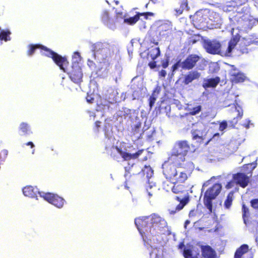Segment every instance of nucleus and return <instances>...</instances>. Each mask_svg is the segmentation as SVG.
Returning a JSON list of instances; mask_svg holds the SVG:
<instances>
[{"label": "nucleus", "mask_w": 258, "mask_h": 258, "mask_svg": "<svg viewBox=\"0 0 258 258\" xmlns=\"http://www.w3.org/2000/svg\"><path fill=\"white\" fill-rule=\"evenodd\" d=\"M116 50L115 45L106 42H98L92 45L94 57L100 63L108 62Z\"/></svg>", "instance_id": "nucleus-3"}, {"label": "nucleus", "mask_w": 258, "mask_h": 258, "mask_svg": "<svg viewBox=\"0 0 258 258\" xmlns=\"http://www.w3.org/2000/svg\"><path fill=\"white\" fill-rule=\"evenodd\" d=\"M143 172L148 180H150L153 174V171L150 166H145L144 169H143Z\"/></svg>", "instance_id": "nucleus-34"}, {"label": "nucleus", "mask_w": 258, "mask_h": 258, "mask_svg": "<svg viewBox=\"0 0 258 258\" xmlns=\"http://www.w3.org/2000/svg\"><path fill=\"white\" fill-rule=\"evenodd\" d=\"M37 48H40L41 49V53L42 55L51 58L59 67L64 70V66L68 63L67 59L44 46L40 44L29 45L28 46L27 55L29 56H31L34 53L35 50Z\"/></svg>", "instance_id": "nucleus-4"}, {"label": "nucleus", "mask_w": 258, "mask_h": 258, "mask_svg": "<svg viewBox=\"0 0 258 258\" xmlns=\"http://www.w3.org/2000/svg\"><path fill=\"white\" fill-rule=\"evenodd\" d=\"M27 146H30L31 148H33L34 147V144L32 142H29L27 144H26Z\"/></svg>", "instance_id": "nucleus-51"}, {"label": "nucleus", "mask_w": 258, "mask_h": 258, "mask_svg": "<svg viewBox=\"0 0 258 258\" xmlns=\"http://www.w3.org/2000/svg\"><path fill=\"white\" fill-rule=\"evenodd\" d=\"M212 139H208V140L207 141V142L206 143V144L207 145V144L209 143V142H210V141H211Z\"/></svg>", "instance_id": "nucleus-60"}, {"label": "nucleus", "mask_w": 258, "mask_h": 258, "mask_svg": "<svg viewBox=\"0 0 258 258\" xmlns=\"http://www.w3.org/2000/svg\"><path fill=\"white\" fill-rule=\"evenodd\" d=\"M172 25L170 22H156L152 27V31L156 32L157 36L160 39L166 38L171 34Z\"/></svg>", "instance_id": "nucleus-8"}, {"label": "nucleus", "mask_w": 258, "mask_h": 258, "mask_svg": "<svg viewBox=\"0 0 258 258\" xmlns=\"http://www.w3.org/2000/svg\"><path fill=\"white\" fill-rule=\"evenodd\" d=\"M227 126H228V124H227V121H226V120L222 121V122H221V123L219 124V130L220 131L225 130V129H226V127H227Z\"/></svg>", "instance_id": "nucleus-41"}, {"label": "nucleus", "mask_w": 258, "mask_h": 258, "mask_svg": "<svg viewBox=\"0 0 258 258\" xmlns=\"http://www.w3.org/2000/svg\"><path fill=\"white\" fill-rule=\"evenodd\" d=\"M230 81L232 84H236V83H240V82H244L246 77L244 73L237 71L236 69H233L229 74Z\"/></svg>", "instance_id": "nucleus-16"}, {"label": "nucleus", "mask_w": 258, "mask_h": 258, "mask_svg": "<svg viewBox=\"0 0 258 258\" xmlns=\"http://www.w3.org/2000/svg\"><path fill=\"white\" fill-rule=\"evenodd\" d=\"M41 198L58 209L62 208L65 203L64 199L56 194L50 192L41 194Z\"/></svg>", "instance_id": "nucleus-9"}, {"label": "nucleus", "mask_w": 258, "mask_h": 258, "mask_svg": "<svg viewBox=\"0 0 258 258\" xmlns=\"http://www.w3.org/2000/svg\"><path fill=\"white\" fill-rule=\"evenodd\" d=\"M122 68L119 64H117L115 66V70L112 72L113 77H114L116 82L117 78L119 77L121 74Z\"/></svg>", "instance_id": "nucleus-33"}, {"label": "nucleus", "mask_w": 258, "mask_h": 258, "mask_svg": "<svg viewBox=\"0 0 258 258\" xmlns=\"http://www.w3.org/2000/svg\"><path fill=\"white\" fill-rule=\"evenodd\" d=\"M201 76V74L197 71H189L187 74L184 75V79L182 82L185 85L189 84L192 81L199 79Z\"/></svg>", "instance_id": "nucleus-18"}, {"label": "nucleus", "mask_w": 258, "mask_h": 258, "mask_svg": "<svg viewBox=\"0 0 258 258\" xmlns=\"http://www.w3.org/2000/svg\"><path fill=\"white\" fill-rule=\"evenodd\" d=\"M89 116L90 117L93 116V117H95L96 116V114L93 112L90 111V112H89Z\"/></svg>", "instance_id": "nucleus-52"}, {"label": "nucleus", "mask_w": 258, "mask_h": 258, "mask_svg": "<svg viewBox=\"0 0 258 258\" xmlns=\"http://www.w3.org/2000/svg\"><path fill=\"white\" fill-rule=\"evenodd\" d=\"M220 79L219 77L214 78V79H208L205 80L203 84L204 88L208 87H215L219 83Z\"/></svg>", "instance_id": "nucleus-21"}, {"label": "nucleus", "mask_w": 258, "mask_h": 258, "mask_svg": "<svg viewBox=\"0 0 258 258\" xmlns=\"http://www.w3.org/2000/svg\"><path fill=\"white\" fill-rule=\"evenodd\" d=\"M149 66L151 69H154L156 67V62H151L149 63Z\"/></svg>", "instance_id": "nucleus-48"}, {"label": "nucleus", "mask_w": 258, "mask_h": 258, "mask_svg": "<svg viewBox=\"0 0 258 258\" xmlns=\"http://www.w3.org/2000/svg\"><path fill=\"white\" fill-rule=\"evenodd\" d=\"M158 92L155 91L149 98V106L150 108L153 106L158 96Z\"/></svg>", "instance_id": "nucleus-37"}, {"label": "nucleus", "mask_w": 258, "mask_h": 258, "mask_svg": "<svg viewBox=\"0 0 258 258\" xmlns=\"http://www.w3.org/2000/svg\"><path fill=\"white\" fill-rule=\"evenodd\" d=\"M135 223L142 236L145 244L159 243L162 245V235L168 232L167 222L157 214H152L147 217L136 218Z\"/></svg>", "instance_id": "nucleus-1"}, {"label": "nucleus", "mask_w": 258, "mask_h": 258, "mask_svg": "<svg viewBox=\"0 0 258 258\" xmlns=\"http://www.w3.org/2000/svg\"><path fill=\"white\" fill-rule=\"evenodd\" d=\"M143 151V150H141L138 151L135 154H131L123 151L121 149L118 148L117 146L114 147L113 146L112 147V152H116L117 153L119 154L125 160H128L131 159L137 158L142 153Z\"/></svg>", "instance_id": "nucleus-15"}, {"label": "nucleus", "mask_w": 258, "mask_h": 258, "mask_svg": "<svg viewBox=\"0 0 258 258\" xmlns=\"http://www.w3.org/2000/svg\"><path fill=\"white\" fill-rule=\"evenodd\" d=\"M250 205L254 209L258 210V198L252 199V200L250 201Z\"/></svg>", "instance_id": "nucleus-40"}, {"label": "nucleus", "mask_w": 258, "mask_h": 258, "mask_svg": "<svg viewBox=\"0 0 258 258\" xmlns=\"http://www.w3.org/2000/svg\"><path fill=\"white\" fill-rule=\"evenodd\" d=\"M183 249L182 254L184 258H201L200 250L197 246L189 245L188 246H185L183 242H180L178 244V248Z\"/></svg>", "instance_id": "nucleus-11"}, {"label": "nucleus", "mask_w": 258, "mask_h": 258, "mask_svg": "<svg viewBox=\"0 0 258 258\" xmlns=\"http://www.w3.org/2000/svg\"><path fill=\"white\" fill-rule=\"evenodd\" d=\"M249 253V246L247 244L241 245L235 251L234 258H245V255ZM251 258V257H249Z\"/></svg>", "instance_id": "nucleus-19"}, {"label": "nucleus", "mask_w": 258, "mask_h": 258, "mask_svg": "<svg viewBox=\"0 0 258 258\" xmlns=\"http://www.w3.org/2000/svg\"><path fill=\"white\" fill-rule=\"evenodd\" d=\"M192 135V139L194 140H200V142H203L204 140L206 138V134H203V132H201L200 130H194L191 132Z\"/></svg>", "instance_id": "nucleus-24"}, {"label": "nucleus", "mask_w": 258, "mask_h": 258, "mask_svg": "<svg viewBox=\"0 0 258 258\" xmlns=\"http://www.w3.org/2000/svg\"><path fill=\"white\" fill-rule=\"evenodd\" d=\"M236 110L238 112V114L236 117H234L233 119L230 121V126L232 127H235L236 124L240 118H242L243 115V110L240 106L236 107Z\"/></svg>", "instance_id": "nucleus-23"}, {"label": "nucleus", "mask_w": 258, "mask_h": 258, "mask_svg": "<svg viewBox=\"0 0 258 258\" xmlns=\"http://www.w3.org/2000/svg\"><path fill=\"white\" fill-rule=\"evenodd\" d=\"M168 66V63L167 62H166V63H163V67L164 68H166Z\"/></svg>", "instance_id": "nucleus-57"}, {"label": "nucleus", "mask_w": 258, "mask_h": 258, "mask_svg": "<svg viewBox=\"0 0 258 258\" xmlns=\"http://www.w3.org/2000/svg\"><path fill=\"white\" fill-rule=\"evenodd\" d=\"M200 59L199 55H196V54H191V55H188L183 61L180 62V60H178V66H180L184 70H190L196 66Z\"/></svg>", "instance_id": "nucleus-12"}, {"label": "nucleus", "mask_w": 258, "mask_h": 258, "mask_svg": "<svg viewBox=\"0 0 258 258\" xmlns=\"http://www.w3.org/2000/svg\"><path fill=\"white\" fill-rule=\"evenodd\" d=\"M139 19V15H136L134 17H130L128 19H124V22L128 23L131 25L134 24L136 23L138 20Z\"/></svg>", "instance_id": "nucleus-36"}, {"label": "nucleus", "mask_w": 258, "mask_h": 258, "mask_svg": "<svg viewBox=\"0 0 258 258\" xmlns=\"http://www.w3.org/2000/svg\"><path fill=\"white\" fill-rule=\"evenodd\" d=\"M159 190V188L156 183L153 181L148 180V183L146 185V190L150 199L153 195L156 194Z\"/></svg>", "instance_id": "nucleus-20"}, {"label": "nucleus", "mask_w": 258, "mask_h": 258, "mask_svg": "<svg viewBox=\"0 0 258 258\" xmlns=\"http://www.w3.org/2000/svg\"><path fill=\"white\" fill-rule=\"evenodd\" d=\"M222 185L216 182L206 191L203 198L204 204L210 211L213 209V200L220 194L222 190Z\"/></svg>", "instance_id": "nucleus-5"}, {"label": "nucleus", "mask_w": 258, "mask_h": 258, "mask_svg": "<svg viewBox=\"0 0 258 258\" xmlns=\"http://www.w3.org/2000/svg\"><path fill=\"white\" fill-rule=\"evenodd\" d=\"M232 179L237 185L243 188L246 187L250 181V176H248L247 174L242 172H238L233 174Z\"/></svg>", "instance_id": "nucleus-14"}, {"label": "nucleus", "mask_w": 258, "mask_h": 258, "mask_svg": "<svg viewBox=\"0 0 258 258\" xmlns=\"http://www.w3.org/2000/svg\"><path fill=\"white\" fill-rule=\"evenodd\" d=\"M81 57L78 52H75L72 56L73 65H79V61H81Z\"/></svg>", "instance_id": "nucleus-35"}, {"label": "nucleus", "mask_w": 258, "mask_h": 258, "mask_svg": "<svg viewBox=\"0 0 258 258\" xmlns=\"http://www.w3.org/2000/svg\"><path fill=\"white\" fill-rule=\"evenodd\" d=\"M173 71L177 68V62L174 63V64L173 66Z\"/></svg>", "instance_id": "nucleus-54"}, {"label": "nucleus", "mask_w": 258, "mask_h": 258, "mask_svg": "<svg viewBox=\"0 0 258 258\" xmlns=\"http://www.w3.org/2000/svg\"><path fill=\"white\" fill-rule=\"evenodd\" d=\"M115 2L116 5H118V3H119V2L118 1H115Z\"/></svg>", "instance_id": "nucleus-61"}, {"label": "nucleus", "mask_w": 258, "mask_h": 258, "mask_svg": "<svg viewBox=\"0 0 258 258\" xmlns=\"http://www.w3.org/2000/svg\"><path fill=\"white\" fill-rule=\"evenodd\" d=\"M189 223H190V222H189V220H185V222H184V226L185 227H186L187 224H189Z\"/></svg>", "instance_id": "nucleus-53"}, {"label": "nucleus", "mask_w": 258, "mask_h": 258, "mask_svg": "<svg viewBox=\"0 0 258 258\" xmlns=\"http://www.w3.org/2000/svg\"><path fill=\"white\" fill-rule=\"evenodd\" d=\"M68 63L69 62L68 61L67 64L64 66V70L61 69L60 67L59 68L64 72H67L69 75L70 78L73 82L75 83H80L82 80L83 76L80 66L79 65L72 66L71 70L69 71L67 68Z\"/></svg>", "instance_id": "nucleus-10"}, {"label": "nucleus", "mask_w": 258, "mask_h": 258, "mask_svg": "<svg viewBox=\"0 0 258 258\" xmlns=\"http://www.w3.org/2000/svg\"><path fill=\"white\" fill-rule=\"evenodd\" d=\"M156 251H158L159 252V250L154 249V251L152 252V253H150L151 255L153 254L154 252L156 253Z\"/></svg>", "instance_id": "nucleus-58"}, {"label": "nucleus", "mask_w": 258, "mask_h": 258, "mask_svg": "<svg viewBox=\"0 0 258 258\" xmlns=\"http://www.w3.org/2000/svg\"><path fill=\"white\" fill-rule=\"evenodd\" d=\"M11 33L9 30H3L0 27V40L5 41H10L11 40L10 36Z\"/></svg>", "instance_id": "nucleus-30"}, {"label": "nucleus", "mask_w": 258, "mask_h": 258, "mask_svg": "<svg viewBox=\"0 0 258 258\" xmlns=\"http://www.w3.org/2000/svg\"><path fill=\"white\" fill-rule=\"evenodd\" d=\"M160 54V51L159 47H152L148 53V57L152 59H155Z\"/></svg>", "instance_id": "nucleus-27"}, {"label": "nucleus", "mask_w": 258, "mask_h": 258, "mask_svg": "<svg viewBox=\"0 0 258 258\" xmlns=\"http://www.w3.org/2000/svg\"><path fill=\"white\" fill-rule=\"evenodd\" d=\"M177 151H174L168 160L162 165L164 171L166 172L170 178L175 177L177 174Z\"/></svg>", "instance_id": "nucleus-7"}, {"label": "nucleus", "mask_w": 258, "mask_h": 258, "mask_svg": "<svg viewBox=\"0 0 258 258\" xmlns=\"http://www.w3.org/2000/svg\"><path fill=\"white\" fill-rule=\"evenodd\" d=\"M175 199L176 200H177V196H175Z\"/></svg>", "instance_id": "nucleus-63"}, {"label": "nucleus", "mask_w": 258, "mask_h": 258, "mask_svg": "<svg viewBox=\"0 0 258 258\" xmlns=\"http://www.w3.org/2000/svg\"><path fill=\"white\" fill-rule=\"evenodd\" d=\"M100 121H97L96 122L95 124H96V126L97 127H98L99 126H100Z\"/></svg>", "instance_id": "nucleus-55"}, {"label": "nucleus", "mask_w": 258, "mask_h": 258, "mask_svg": "<svg viewBox=\"0 0 258 258\" xmlns=\"http://www.w3.org/2000/svg\"><path fill=\"white\" fill-rule=\"evenodd\" d=\"M160 252H161V253H160V252H159L158 253H156V258H163V253H162V252H163L162 250H161Z\"/></svg>", "instance_id": "nucleus-49"}, {"label": "nucleus", "mask_w": 258, "mask_h": 258, "mask_svg": "<svg viewBox=\"0 0 258 258\" xmlns=\"http://www.w3.org/2000/svg\"><path fill=\"white\" fill-rule=\"evenodd\" d=\"M140 15L144 16L145 17V18L147 19L148 16H153L154 14L151 12H146V13L140 14Z\"/></svg>", "instance_id": "nucleus-45"}, {"label": "nucleus", "mask_w": 258, "mask_h": 258, "mask_svg": "<svg viewBox=\"0 0 258 258\" xmlns=\"http://www.w3.org/2000/svg\"><path fill=\"white\" fill-rule=\"evenodd\" d=\"M159 74L160 76L165 77L166 75V72L164 70H162L161 72H160Z\"/></svg>", "instance_id": "nucleus-50"}, {"label": "nucleus", "mask_w": 258, "mask_h": 258, "mask_svg": "<svg viewBox=\"0 0 258 258\" xmlns=\"http://www.w3.org/2000/svg\"><path fill=\"white\" fill-rule=\"evenodd\" d=\"M102 20L103 23L107 26L108 28L112 30H114L115 28L114 24L110 23L109 14L108 12L104 11L102 15Z\"/></svg>", "instance_id": "nucleus-26"}, {"label": "nucleus", "mask_w": 258, "mask_h": 258, "mask_svg": "<svg viewBox=\"0 0 258 258\" xmlns=\"http://www.w3.org/2000/svg\"><path fill=\"white\" fill-rule=\"evenodd\" d=\"M252 164H246L243 166V168H248L249 165H252Z\"/></svg>", "instance_id": "nucleus-56"}, {"label": "nucleus", "mask_w": 258, "mask_h": 258, "mask_svg": "<svg viewBox=\"0 0 258 258\" xmlns=\"http://www.w3.org/2000/svg\"><path fill=\"white\" fill-rule=\"evenodd\" d=\"M234 199V191H231L228 194L226 200L224 201V206L225 209H230L231 207Z\"/></svg>", "instance_id": "nucleus-25"}, {"label": "nucleus", "mask_w": 258, "mask_h": 258, "mask_svg": "<svg viewBox=\"0 0 258 258\" xmlns=\"http://www.w3.org/2000/svg\"><path fill=\"white\" fill-rule=\"evenodd\" d=\"M23 195L29 198L34 199L38 200V197H41V194H45V192L40 191L36 186L27 185L22 188Z\"/></svg>", "instance_id": "nucleus-13"}, {"label": "nucleus", "mask_w": 258, "mask_h": 258, "mask_svg": "<svg viewBox=\"0 0 258 258\" xmlns=\"http://www.w3.org/2000/svg\"><path fill=\"white\" fill-rule=\"evenodd\" d=\"M234 182H235L233 179L232 180L229 181V182H228L225 185V187L227 189H230V188H232L233 186H234Z\"/></svg>", "instance_id": "nucleus-42"}, {"label": "nucleus", "mask_w": 258, "mask_h": 258, "mask_svg": "<svg viewBox=\"0 0 258 258\" xmlns=\"http://www.w3.org/2000/svg\"><path fill=\"white\" fill-rule=\"evenodd\" d=\"M19 130L24 135H27L32 134L30 125L25 122H22L20 124Z\"/></svg>", "instance_id": "nucleus-28"}, {"label": "nucleus", "mask_w": 258, "mask_h": 258, "mask_svg": "<svg viewBox=\"0 0 258 258\" xmlns=\"http://www.w3.org/2000/svg\"><path fill=\"white\" fill-rule=\"evenodd\" d=\"M239 40H240V36L235 35L231 37L229 41L227 47L222 46L217 40H207L204 41L203 46L207 52L212 54L230 56Z\"/></svg>", "instance_id": "nucleus-2"}, {"label": "nucleus", "mask_w": 258, "mask_h": 258, "mask_svg": "<svg viewBox=\"0 0 258 258\" xmlns=\"http://www.w3.org/2000/svg\"><path fill=\"white\" fill-rule=\"evenodd\" d=\"M178 201H179V203L178 204V210H182V209L184 207L185 205H187L189 201V198L188 194H186V195H185V196L180 200L178 198Z\"/></svg>", "instance_id": "nucleus-32"}, {"label": "nucleus", "mask_w": 258, "mask_h": 258, "mask_svg": "<svg viewBox=\"0 0 258 258\" xmlns=\"http://www.w3.org/2000/svg\"><path fill=\"white\" fill-rule=\"evenodd\" d=\"M86 100L88 102L91 103L93 102L94 98L90 96H87L86 97Z\"/></svg>", "instance_id": "nucleus-47"}, {"label": "nucleus", "mask_w": 258, "mask_h": 258, "mask_svg": "<svg viewBox=\"0 0 258 258\" xmlns=\"http://www.w3.org/2000/svg\"><path fill=\"white\" fill-rule=\"evenodd\" d=\"M190 149V146L186 141L178 143V155H185Z\"/></svg>", "instance_id": "nucleus-22"}, {"label": "nucleus", "mask_w": 258, "mask_h": 258, "mask_svg": "<svg viewBox=\"0 0 258 258\" xmlns=\"http://www.w3.org/2000/svg\"><path fill=\"white\" fill-rule=\"evenodd\" d=\"M196 214L197 212L195 211V210H191V211L188 213V215L190 218H191V217L196 216Z\"/></svg>", "instance_id": "nucleus-46"}, {"label": "nucleus", "mask_w": 258, "mask_h": 258, "mask_svg": "<svg viewBox=\"0 0 258 258\" xmlns=\"http://www.w3.org/2000/svg\"><path fill=\"white\" fill-rule=\"evenodd\" d=\"M201 250L204 258H216L217 257L215 250L209 245H202Z\"/></svg>", "instance_id": "nucleus-17"}, {"label": "nucleus", "mask_w": 258, "mask_h": 258, "mask_svg": "<svg viewBox=\"0 0 258 258\" xmlns=\"http://www.w3.org/2000/svg\"><path fill=\"white\" fill-rule=\"evenodd\" d=\"M242 217L244 221V223L245 224L248 223V217L249 216V211L248 207H246L245 205L243 204L242 205Z\"/></svg>", "instance_id": "nucleus-31"}, {"label": "nucleus", "mask_w": 258, "mask_h": 258, "mask_svg": "<svg viewBox=\"0 0 258 258\" xmlns=\"http://www.w3.org/2000/svg\"><path fill=\"white\" fill-rule=\"evenodd\" d=\"M218 135H219V134H218V133H217V134H215L213 136V137H214V136H218Z\"/></svg>", "instance_id": "nucleus-62"}, {"label": "nucleus", "mask_w": 258, "mask_h": 258, "mask_svg": "<svg viewBox=\"0 0 258 258\" xmlns=\"http://www.w3.org/2000/svg\"><path fill=\"white\" fill-rule=\"evenodd\" d=\"M202 109V106L200 105L198 106H195V107L189 108V113L191 115H195L197 113H200V111Z\"/></svg>", "instance_id": "nucleus-38"}, {"label": "nucleus", "mask_w": 258, "mask_h": 258, "mask_svg": "<svg viewBox=\"0 0 258 258\" xmlns=\"http://www.w3.org/2000/svg\"><path fill=\"white\" fill-rule=\"evenodd\" d=\"M179 177L182 181H184L187 178V174L184 172H180Z\"/></svg>", "instance_id": "nucleus-44"}, {"label": "nucleus", "mask_w": 258, "mask_h": 258, "mask_svg": "<svg viewBox=\"0 0 258 258\" xmlns=\"http://www.w3.org/2000/svg\"><path fill=\"white\" fill-rule=\"evenodd\" d=\"M176 181L177 180L176 179H172V181L167 184V187L165 186H164V188L167 191H169L171 189L173 193H177V186H176Z\"/></svg>", "instance_id": "nucleus-29"}, {"label": "nucleus", "mask_w": 258, "mask_h": 258, "mask_svg": "<svg viewBox=\"0 0 258 258\" xmlns=\"http://www.w3.org/2000/svg\"><path fill=\"white\" fill-rule=\"evenodd\" d=\"M177 210V205H175L173 208H169L168 211L171 215L174 214Z\"/></svg>", "instance_id": "nucleus-43"}, {"label": "nucleus", "mask_w": 258, "mask_h": 258, "mask_svg": "<svg viewBox=\"0 0 258 258\" xmlns=\"http://www.w3.org/2000/svg\"><path fill=\"white\" fill-rule=\"evenodd\" d=\"M112 133L111 132L106 130L105 131V136L106 138H108V140H109L112 144H114L115 139L114 137H112Z\"/></svg>", "instance_id": "nucleus-39"}, {"label": "nucleus", "mask_w": 258, "mask_h": 258, "mask_svg": "<svg viewBox=\"0 0 258 258\" xmlns=\"http://www.w3.org/2000/svg\"><path fill=\"white\" fill-rule=\"evenodd\" d=\"M255 168V166H253V167L252 168L251 170H250V176H251V175H252V171L253 169V168Z\"/></svg>", "instance_id": "nucleus-59"}, {"label": "nucleus", "mask_w": 258, "mask_h": 258, "mask_svg": "<svg viewBox=\"0 0 258 258\" xmlns=\"http://www.w3.org/2000/svg\"><path fill=\"white\" fill-rule=\"evenodd\" d=\"M118 92L116 89L112 87H109L105 93L106 98L108 100L107 102L105 101L104 104L101 103L98 104L96 108V111L97 112H102L103 113H105L109 110V106L108 103H113L116 101L117 95ZM102 116L104 115V114H101Z\"/></svg>", "instance_id": "nucleus-6"}]
</instances>
